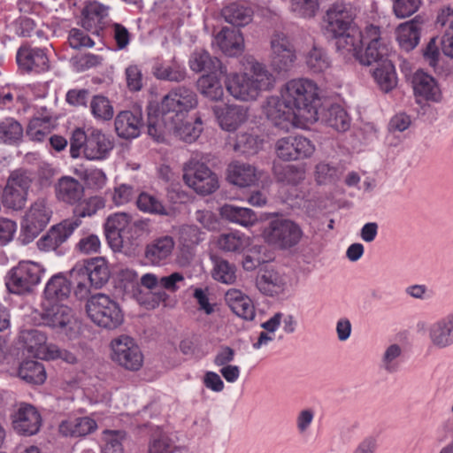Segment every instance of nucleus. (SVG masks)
<instances>
[{"mask_svg": "<svg viewBox=\"0 0 453 453\" xmlns=\"http://www.w3.org/2000/svg\"><path fill=\"white\" fill-rule=\"evenodd\" d=\"M275 79L267 68L259 62H252L249 73H234L226 76L225 85L227 92L236 100L255 101L263 91L274 86Z\"/></svg>", "mask_w": 453, "mask_h": 453, "instance_id": "nucleus-1", "label": "nucleus"}, {"mask_svg": "<svg viewBox=\"0 0 453 453\" xmlns=\"http://www.w3.org/2000/svg\"><path fill=\"white\" fill-rule=\"evenodd\" d=\"M318 90L317 84L309 79H294L286 83L281 96L294 108L297 116L302 112L317 113Z\"/></svg>", "mask_w": 453, "mask_h": 453, "instance_id": "nucleus-2", "label": "nucleus"}, {"mask_svg": "<svg viewBox=\"0 0 453 453\" xmlns=\"http://www.w3.org/2000/svg\"><path fill=\"white\" fill-rule=\"evenodd\" d=\"M86 311L95 324L106 329H115L124 321L119 304L104 294L89 297L86 303Z\"/></svg>", "mask_w": 453, "mask_h": 453, "instance_id": "nucleus-3", "label": "nucleus"}, {"mask_svg": "<svg viewBox=\"0 0 453 453\" xmlns=\"http://www.w3.org/2000/svg\"><path fill=\"white\" fill-rule=\"evenodd\" d=\"M44 273V268L33 261H20L6 276V288L13 294L23 295L33 291Z\"/></svg>", "mask_w": 453, "mask_h": 453, "instance_id": "nucleus-4", "label": "nucleus"}, {"mask_svg": "<svg viewBox=\"0 0 453 453\" xmlns=\"http://www.w3.org/2000/svg\"><path fill=\"white\" fill-rule=\"evenodd\" d=\"M303 234L300 226L287 219L271 220L262 232L263 238L268 244L280 250H288L297 245Z\"/></svg>", "mask_w": 453, "mask_h": 453, "instance_id": "nucleus-5", "label": "nucleus"}, {"mask_svg": "<svg viewBox=\"0 0 453 453\" xmlns=\"http://www.w3.org/2000/svg\"><path fill=\"white\" fill-rule=\"evenodd\" d=\"M198 100L196 92L188 87L179 86L165 95L160 104L162 111L168 116L178 120L185 119L187 114L197 106Z\"/></svg>", "mask_w": 453, "mask_h": 453, "instance_id": "nucleus-6", "label": "nucleus"}, {"mask_svg": "<svg viewBox=\"0 0 453 453\" xmlns=\"http://www.w3.org/2000/svg\"><path fill=\"white\" fill-rule=\"evenodd\" d=\"M183 180L202 196L211 194L219 188L217 175L199 161L190 160L185 165Z\"/></svg>", "mask_w": 453, "mask_h": 453, "instance_id": "nucleus-7", "label": "nucleus"}, {"mask_svg": "<svg viewBox=\"0 0 453 453\" xmlns=\"http://www.w3.org/2000/svg\"><path fill=\"white\" fill-rule=\"evenodd\" d=\"M111 359L129 371H138L143 364V355L133 338L120 335L111 342Z\"/></svg>", "mask_w": 453, "mask_h": 453, "instance_id": "nucleus-8", "label": "nucleus"}, {"mask_svg": "<svg viewBox=\"0 0 453 453\" xmlns=\"http://www.w3.org/2000/svg\"><path fill=\"white\" fill-rule=\"evenodd\" d=\"M51 211L45 199H37L27 211L22 223L24 243L32 242L48 225Z\"/></svg>", "mask_w": 453, "mask_h": 453, "instance_id": "nucleus-9", "label": "nucleus"}, {"mask_svg": "<svg viewBox=\"0 0 453 453\" xmlns=\"http://www.w3.org/2000/svg\"><path fill=\"white\" fill-rule=\"evenodd\" d=\"M31 182L25 173L13 172L1 194L4 205L16 211L24 208Z\"/></svg>", "mask_w": 453, "mask_h": 453, "instance_id": "nucleus-10", "label": "nucleus"}, {"mask_svg": "<svg viewBox=\"0 0 453 453\" xmlns=\"http://www.w3.org/2000/svg\"><path fill=\"white\" fill-rule=\"evenodd\" d=\"M324 35L347 59L357 58L358 50L365 45L364 30H325Z\"/></svg>", "mask_w": 453, "mask_h": 453, "instance_id": "nucleus-11", "label": "nucleus"}, {"mask_svg": "<svg viewBox=\"0 0 453 453\" xmlns=\"http://www.w3.org/2000/svg\"><path fill=\"white\" fill-rule=\"evenodd\" d=\"M267 119L276 127L288 130L297 117L294 108L284 100L283 96H269L263 106Z\"/></svg>", "mask_w": 453, "mask_h": 453, "instance_id": "nucleus-12", "label": "nucleus"}, {"mask_svg": "<svg viewBox=\"0 0 453 453\" xmlns=\"http://www.w3.org/2000/svg\"><path fill=\"white\" fill-rule=\"evenodd\" d=\"M277 156L284 161L309 157L314 152V145L303 136L283 137L276 142Z\"/></svg>", "mask_w": 453, "mask_h": 453, "instance_id": "nucleus-13", "label": "nucleus"}, {"mask_svg": "<svg viewBox=\"0 0 453 453\" xmlns=\"http://www.w3.org/2000/svg\"><path fill=\"white\" fill-rule=\"evenodd\" d=\"M80 226L81 221L78 219H65L51 226L46 234L38 240L37 246L39 250L42 251L57 250Z\"/></svg>", "mask_w": 453, "mask_h": 453, "instance_id": "nucleus-14", "label": "nucleus"}, {"mask_svg": "<svg viewBox=\"0 0 453 453\" xmlns=\"http://www.w3.org/2000/svg\"><path fill=\"white\" fill-rule=\"evenodd\" d=\"M12 418L13 429L21 435H34L42 426L41 414L29 403H21Z\"/></svg>", "mask_w": 453, "mask_h": 453, "instance_id": "nucleus-15", "label": "nucleus"}, {"mask_svg": "<svg viewBox=\"0 0 453 453\" xmlns=\"http://www.w3.org/2000/svg\"><path fill=\"white\" fill-rule=\"evenodd\" d=\"M365 44L366 48L365 53H362V49L358 50L357 58L363 65H371L373 63L380 64L384 60H388L386 56L388 49L381 42L380 30H364Z\"/></svg>", "mask_w": 453, "mask_h": 453, "instance_id": "nucleus-16", "label": "nucleus"}, {"mask_svg": "<svg viewBox=\"0 0 453 453\" xmlns=\"http://www.w3.org/2000/svg\"><path fill=\"white\" fill-rule=\"evenodd\" d=\"M17 63L26 73H43L49 70V59L44 51L38 48H32L28 42L24 43L18 50Z\"/></svg>", "mask_w": 453, "mask_h": 453, "instance_id": "nucleus-17", "label": "nucleus"}, {"mask_svg": "<svg viewBox=\"0 0 453 453\" xmlns=\"http://www.w3.org/2000/svg\"><path fill=\"white\" fill-rule=\"evenodd\" d=\"M142 127V113L140 109L119 111L114 119V127L117 135L129 140L140 135Z\"/></svg>", "mask_w": 453, "mask_h": 453, "instance_id": "nucleus-18", "label": "nucleus"}, {"mask_svg": "<svg viewBox=\"0 0 453 453\" xmlns=\"http://www.w3.org/2000/svg\"><path fill=\"white\" fill-rule=\"evenodd\" d=\"M213 113L219 127L227 132H234L248 119V108L238 104L214 106Z\"/></svg>", "mask_w": 453, "mask_h": 453, "instance_id": "nucleus-19", "label": "nucleus"}, {"mask_svg": "<svg viewBox=\"0 0 453 453\" xmlns=\"http://www.w3.org/2000/svg\"><path fill=\"white\" fill-rule=\"evenodd\" d=\"M132 217L126 212L110 215L104 223L106 240L114 250L123 249L124 232L128 228Z\"/></svg>", "mask_w": 453, "mask_h": 453, "instance_id": "nucleus-20", "label": "nucleus"}, {"mask_svg": "<svg viewBox=\"0 0 453 453\" xmlns=\"http://www.w3.org/2000/svg\"><path fill=\"white\" fill-rule=\"evenodd\" d=\"M173 119L160 106L153 111L150 108L147 119L148 134L157 142H163L167 134L173 133V128H175Z\"/></svg>", "mask_w": 453, "mask_h": 453, "instance_id": "nucleus-21", "label": "nucleus"}, {"mask_svg": "<svg viewBox=\"0 0 453 453\" xmlns=\"http://www.w3.org/2000/svg\"><path fill=\"white\" fill-rule=\"evenodd\" d=\"M355 18L352 5L343 0H337L327 8L323 21L332 28H350Z\"/></svg>", "mask_w": 453, "mask_h": 453, "instance_id": "nucleus-22", "label": "nucleus"}, {"mask_svg": "<svg viewBox=\"0 0 453 453\" xmlns=\"http://www.w3.org/2000/svg\"><path fill=\"white\" fill-rule=\"evenodd\" d=\"M113 149L111 140L99 129L89 128L88 138L83 153L89 160H103Z\"/></svg>", "mask_w": 453, "mask_h": 453, "instance_id": "nucleus-23", "label": "nucleus"}, {"mask_svg": "<svg viewBox=\"0 0 453 453\" xmlns=\"http://www.w3.org/2000/svg\"><path fill=\"white\" fill-rule=\"evenodd\" d=\"M174 246L175 242L172 236L157 237L146 245L144 257L151 265H163L171 257Z\"/></svg>", "mask_w": 453, "mask_h": 453, "instance_id": "nucleus-24", "label": "nucleus"}, {"mask_svg": "<svg viewBox=\"0 0 453 453\" xmlns=\"http://www.w3.org/2000/svg\"><path fill=\"white\" fill-rule=\"evenodd\" d=\"M73 312L70 307L58 303H44L42 319L45 326L51 328H65L73 320Z\"/></svg>", "mask_w": 453, "mask_h": 453, "instance_id": "nucleus-25", "label": "nucleus"}, {"mask_svg": "<svg viewBox=\"0 0 453 453\" xmlns=\"http://www.w3.org/2000/svg\"><path fill=\"white\" fill-rule=\"evenodd\" d=\"M256 286L263 295L277 296L284 291L286 278L273 268H266L257 275Z\"/></svg>", "mask_w": 453, "mask_h": 453, "instance_id": "nucleus-26", "label": "nucleus"}, {"mask_svg": "<svg viewBox=\"0 0 453 453\" xmlns=\"http://www.w3.org/2000/svg\"><path fill=\"white\" fill-rule=\"evenodd\" d=\"M260 178L256 167L246 163L234 161L227 167V180L239 187L254 185Z\"/></svg>", "mask_w": 453, "mask_h": 453, "instance_id": "nucleus-27", "label": "nucleus"}, {"mask_svg": "<svg viewBox=\"0 0 453 453\" xmlns=\"http://www.w3.org/2000/svg\"><path fill=\"white\" fill-rule=\"evenodd\" d=\"M412 87L417 98L437 102L441 98V91L436 81L431 75L417 71L412 77Z\"/></svg>", "mask_w": 453, "mask_h": 453, "instance_id": "nucleus-28", "label": "nucleus"}, {"mask_svg": "<svg viewBox=\"0 0 453 453\" xmlns=\"http://www.w3.org/2000/svg\"><path fill=\"white\" fill-rule=\"evenodd\" d=\"M189 68L195 73L208 72L209 73H226V67L223 66L220 60L210 55L203 50L194 51L188 60Z\"/></svg>", "mask_w": 453, "mask_h": 453, "instance_id": "nucleus-29", "label": "nucleus"}, {"mask_svg": "<svg viewBox=\"0 0 453 453\" xmlns=\"http://www.w3.org/2000/svg\"><path fill=\"white\" fill-rule=\"evenodd\" d=\"M56 196L65 203L75 204L84 196L83 185L73 177H61L55 188Z\"/></svg>", "mask_w": 453, "mask_h": 453, "instance_id": "nucleus-30", "label": "nucleus"}, {"mask_svg": "<svg viewBox=\"0 0 453 453\" xmlns=\"http://www.w3.org/2000/svg\"><path fill=\"white\" fill-rule=\"evenodd\" d=\"M109 7L97 2H87L81 12L82 28H104L100 25L105 24Z\"/></svg>", "mask_w": 453, "mask_h": 453, "instance_id": "nucleus-31", "label": "nucleus"}, {"mask_svg": "<svg viewBox=\"0 0 453 453\" xmlns=\"http://www.w3.org/2000/svg\"><path fill=\"white\" fill-rule=\"evenodd\" d=\"M215 42L230 57L237 56L244 50V39L241 30H220L215 35Z\"/></svg>", "mask_w": 453, "mask_h": 453, "instance_id": "nucleus-32", "label": "nucleus"}, {"mask_svg": "<svg viewBox=\"0 0 453 453\" xmlns=\"http://www.w3.org/2000/svg\"><path fill=\"white\" fill-rule=\"evenodd\" d=\"M72 292L71 281L63 274L52 276L44 289L45 303H59L66 300Z\"/></svg>", "mask_w": 453, "mask_h": 453, "instance_id": "nucleus-33", "label": "nucleus"}, {"mask_svg": "<svg viewBox=\"0 0 453 453\" xmlns=\"http://www.w3.org/2000/svg\"><path fill=\"white\" fill-rule=\"evenodd\" d=\"M19 342L27 353L35 357L47 354V337L37 329L23 330L19 334Z\"/></svg>", "mask_w": 453, "mask_h": 453, "instance_id": "nucleus-34", "label": "nucleus"}, {"mask_svg": "<svg viewBox=\"0 0 453 453\" xmlns=\"http://www.w3.org/2000/svg\"><path fill=\"white\" fill-rule=\"evenodd\" d=\"M226 300L231 310L239 317L251 320L255 317V307L251 299L240 290L229 289L226 294Z\"/></svg>", "mask_w": 453, "mask_h": 453, "instance_id": "nucleus-35", "label": "nucleus"}, {"mask_svg": "<svg viewBox=\"0 0 453 453\" xmlns=\"http://www.w3.org/2000/svg\"><path fill=\"white\" fill-rule=\"evenodd\" d=\"M429 338L439 349L453 344V318L448 317L434 323L429 328Z\"/></svg>", "mask_w": 453, "mask_h": 453, "instance_id": "nucleus-36", "label": "nucleus"}, {"mask_svg": "<svg viewBox=\"0 0 453 453\" xmlns=\"http://www.w3.org/2000/svg\"><path fill=\"white\" fill-rule=\"evenodd\" d=\"M151 233L150 219H138L130 222L128 228L124 232L123 248L128 246L135 249Z\"/></svg>", "mask_w": 453, "mask_h": 453, "instance_id": "nucleus-37", "label": "nucleus"}, {"mask_svg": "<svg viewBox=\"0 0 453 453\" xmlns=\"http://www.w3.org/2000/svg\"><path fill=\"white\" fill-rule=\"evenodd\" d=\"M152 73L158 80L177 83L184 81L188 77L186 68L175 59L169 65L156 62L152 67Z\"/></svg>", "mask_w": 453, "mask_h": 453, "instance_id": "nucleus-38", "label": "nucleus"}, {"mask_svg": "<svg viewBox=\"0 0 453 453\" xmlns=\"http://www.w3.org/2000/svg\"><path fill=\"white\" fill-rule=\"evenodd\" d=\"M96 427L94 419L82 417L62 421L59 426V432L65 436L80 437L94 432Z\"/></svg>", "mask_w": 453, "mask_h": 453, "instance_id": "nucleus-39", "label": "nucleus"}, {"mask_svg": "<svg viewBox=\"0 0 453 453\" xmlns=\"http://www.w3.org/2000/svg\"><path fill=\"white\" fill-rule=\"evenodd\" d=\"M24 129L14 118L7 117L0 120V142L10 146H18L23 141Z\"/></svg>", "mask_w": 453, "mask_h": 453, "instance_id": "nucleus-40", "label": "nucleus"}, {"mask_svg": "<svg viewBox=\"0 0 453 453\" xmlns=\"http://www.w3.org/2000/svg\"><path fill=\"white\" fill-rule=\"evenodd\" d=\"M220 214L225 219L242 226H253L257 221V216L251 209L232 204L223 205Z\"/></svg>", "mask_w": 453, "mask_h": 453, "instance_id": "nucleus-41", "label": "nucleus"}, {"mask_svg": "<svg viewBox=\"0 0 453 453\" xmlns=\"http://www.w3.org/2000/svg\"><path fill=\"white\" fill-rule=\"evenodd\" d=\"M68 280L71 281V287L74 286L73 294L77 299L82 300L88 296L92 286L85 263L76 265L70 271Z\"/></svg>", "mask_w": 453, "mask_h": 453, "instance_id": "nucleus-42", "label": "nucleus"}, {"mask_svg": "<svg viewBox=\"0 0 453 453\" xmlns=\"http://www.w3.org/2000/svg\"><path fill=\"white\" fill-rule=\"evenodd\" d=\"M226 22L236 27H245L252 20L253 12L250 8L233 3L221 11Z\"/></svg>", "mask_w": 453, "mask_h": 453, "instance_id": "nucleus-43", "label": "nucleus"}, {"mask_svg": "<svg viewBox=\"0 0 453 453\" xmlns=\"http://www.w3.org/2000/svg\"><path fill=\"white\" fill-rule=\"evenodd\" d=\"M321 120L327 127L339 132H344L349 127V118L345 110L338 104L331 105L329 108L323 110Z\"/></svg>", "mask_w": 453, "mask_h": 453, "instance_id": "nucleus-44", "label": "nucleus"}, {"mask_svg": "<svg viewBox=\"0 0 453 453\" xmlns=\"http://www.w3.org/2000/svg\"><path fill=\"white\" fill-rule=\"evenodd\" d=\"M90 285L95 288H102L109 280L110 272L106 261L103 257H95L85 261Z\"/></svg>", "mask_w": 453, "mask_h": 453, "instance_id": "nucleus-45", "label": "nucleus"}, {"mask_svg": "<svg viewBox=\"0 0 453 453\" xmlns=\"http://www.w3.org/2000/svg\"><path fill=\"white\" fill-rule=\"evenodd\" d=\"M273 173L278 182L297 186L305 179V169L293 165H274Z\"/></svg>", "mask_w": 453, "mask_h": 453, "instance_id": "nucleus-46", "label": "nucleus"}, {"mask_svg": "<svg viewBox=\"0 0 453 453\" xmlns=\"http://www.w3.org/2000/svg\"><path fill=\"white\" fill-rule=\"evenodd\" d=\"M373 77L380 88L389 92L396 86L395 66L390 60H384L373 71Z\"/></svg>", "mask_w": 453, "mask_h": 453, "instance_id": "nucleus-47", "label": "nucleus"}, {"mask_svg": "<svg viewBox=\"0 0 453 453\" xmlns=\"http://www.w3.org/2000/svg\"><path fill=\"white\" fill-rule=\"evenodd\" d=\"M197 88L203 96L212 101H219L223 98V87L216 73L202 75L197 81Z\"/></svg>", "mask_w": 453, "mask_h": 453, "instance_id": "nucleus-48", "label": "nucleus"}, {"mask_svg": "<svg viewBox=\"0 0 453 453\" xmlns=\"http://www.w3.org/2000/svg\"><path fill=\"white\" fill-rule=\"evenodd\" d=\"M105 201L102 196H93L88 198L80 200L75 203L73 210V216L71 219H78L81 222L82 218L92 217L99 210L104 208Z\"/></svg>", "mask_w": 453, "mask_h": 453, "instance_id": "nucleus-49", "label": "nucleus"}, {"mask_svg": "<svg viewBox=\"0 0 453 453\" xmlns=\"http://www.w3.org/2000/svg\"><path fill=\"white\" fill-rule=\"evenodd\" d=\"M18 374L23 380L32 384H42L46 380V372L42 363L27 360L21 363Z\"/></svg>", "mask_w": 453, "mask_h": 453, "instance_id": "nucleus-50", "label": "nucleus"}, {"mask_svg": "<svg viewBox=\"0 0 453 453\" xmlns=\"http://www.w3.org/2000/svg\"><path fill=\"white\" fill-rule=\"evenodd\" d=\"M89 109L93 117L100 121L111 120L114 115V109L111 101L103 95L93 96Z\"/></svg>", "mask_w": 453, "mask_h": 453, "instance_id": "nucleus-51", "label": "nucleus"}, {"mask_svg": "<svg viewBox=\"0 0 453 453\" xmlns=\"http://www.w3.org/2000/svg\"><path fill=\"white\" fill-rule=\"evenodd\" d=\"M306 65L311 72L319 73L330 67L331 61L323 49L313 46L306 55Z\"/></svg>", "mask_w": 453, "mask_h": 453, "instance_id": "nucleus-52", "label": "nucleus"}, {"mask_svg": "<svg viewBox=\"0 0 453 453\" xmlns=\"http://www.w3.org/2000/svg\"><path fill=\"white\" fill-rule=\"evenodd\" d=\"M236 269L234 265L222 258L214 260L212 277L215 280L224 284H233L236 280Z\"/></svg>", "mask_w": 453, "mask_h": 453, "instance_id": "nucleus-53", "label": "nucleus"}, {"mask_svg": "<svg viewBox=\"0 0 453 453\" xmlns=\"http://www.w3.org/2000/svg\"><path fill=\"white\" fill-rule=\"evenodd\" d=\"M137 207L140 211L152 214L166 215V210L162 204L161 201L156 196L142 192L138 196L136 200Z\"/></svg>", "mask_w": 453, "mask_h": 453, "instance_id": "nucleus-54", "label": "nucleus"}, {"mask_svg": "<svg viewBox=\"0 0 453 453\" xmlns=\"http://www.w3.org/2000/svg\"><path fill=\"white\" fill-rule=\"evenodd\" d=\"M258 138L249 133H241L236 135L234 150L241 154L253 155L258 150Z\"/></svg>", "mask_w": 453, "mask_h": 453, "instance_id": "nucleus-55", "label": "nucleus"}, {"mask_svg": "<svg viewBox=\"0 0 453 453\" xmlns=\"http://www.w3.org/2000/svg\"><path fill=\"white\" fill-rule=\"evenodd\" d=\"M341 173L337 166L326 162H320L316 165L315 177L320 185L336 182L340 179Z\"/></svg>", "mask_w": 453, "mask_h": 453, "instance_id": "nucleus-56", "label": "nucleus"}, {"mask_svg": "<svg viewBox=\"0 0 453 453\" xmlns=\"http://www.w3.org/2000/svg\"><path fill=\"white\" fill-rule=\"evenodd\" d=\"M440 42H437V37H432L426 48L423 50V58L430 67L434 69L435 73L441 71L440 61L441 60V55L440 51Z\"/></svg>", "mask_w": 453, "mask_h": 453, "instance_id": "nucleus-57", "label": "nucleus"}, {"mask_svg": "<svg viewBox=\"0 0 453 453\" xmlns=\"http://www.w3.org/2000/svg\"><path fill=\"white\" fill-rule=\"evenodd\" d=\"M173 121L176 128H173L172 134L184 142H191L199 136L201 130L196 127L193 123L185 121V119L178 120L176 118Z\"/></svg>", "mask_w": 453, "mask_h": 453, "instance_id": "nucleus-58", "label": "nucleus"}, {"mask_svg": "<svg viewBox=\"0 0 453 453\" xmlns=\"http://www.w3.org/2000/svg\"><path fill=\"white\" fill-rule=\"evenodd\" d=\"M273 58L272 65L278 72L288 71L296 59V50H288L281 52L280 50H272Z\"/></svg>", "mask_w": 453, "mask_h": 453, "instance_id": "nucleus-59", "label": "nucleus"}, {"mask_svg": "<svg viewBox=\"0 0 453 453\" xmlns=\"http://www.w3.org/2000/svg\"><path fill=\"white\" fill-rule=\"evenodd\" d=\"M174 442L165 434L152 435L148 443V453H173Z\"/></svg>", "mask_w": 453, "mask_h": 453, "instance_id": "nucleus-60", "label": "nucleus"}, {"mask_svg": "<svg viewBox=\"0 0 453 453\" xmlns=\"http://www.w3.org/2000/svg\"><path fill=\"white\" fill-rule=\"evenodd\" d=\"M126 435V432L120 430L105 431L103 453H123L122 441Z\"/></svg>", "mask_w": 453, "mask_h": 453, "instance_id": "nucleus-61", "label": "nucleus"}, {"mask_svg": "<svg viewBox=\"0 0 453 453\" xmlns=\"http://www.w3.org/2000/svg\"><path fill=\"white\" fill-rule=\"evenodd\" d=\"M75 249L82 254L99 253L101 250V241L96 234L86 233L80 238L76 243Z\"/></svg>", "mask_w": 453, "mask_h": 453, "instance_id": "nucleus-62", "label": "nucleus"}, {"mask_svg": "<svg viewBox=\"0 0 453 453\" xmlns=\"http://www.w3.org/2000/svg\"><path fill=\"white\" fill-rule=\"evenodd\" d=\"M48 120L45 119L34 118L32 119L27 127V135L34 142H42L49 134V130L46 128Z\"/></svg>", "mask_w": 453, "mask_h": 453, "instance_id": "nucleus-63", "label": "nucleus"}, {"mask_svg": "<svg viewBox=\"0 0 453 453\" xmlns=\"http://www.w3.org/2000/svg\"><path fill=\"white\" fill-rule=\"evenodd\" d=\"M218 246L227 252H240L244 248L243 239L236 234H223L218 239Z\"/></svg>", "mask_w": 453, "mask_h": 453, "instance_id": "nucleus-64", "label": "nucleus"}]
</instances>
